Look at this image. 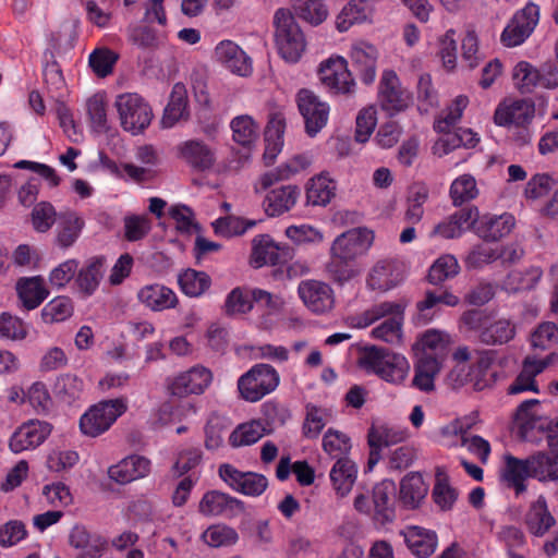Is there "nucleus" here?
Instances as JSON below:
<instances>
[{
  "label": "nucleus",
  "mask_w": 558,
  "mask_h": 558,
  "mask_svg": "<svg viewBox=\"0 0 558 558\" xmlns=\"http://www.w3.org/2000/svg\"><path fill=\"white\" fill-rule=\"evenodd\" d=\"M137 298L141 303L155 312L173 308L178 303V296L173 290L157 283L143 287Z\"/></svg>",
  "instance_id": "35"
},
{
  "label": "nucleus",
  "mask_w": 558,
  "mask_h": 558,
  "mask_svg": "<svg viewBox=\"0 0 558 558\" xmlns=\"http://www.w3.org/2000/svg\"><path fill=\"white\" fill-rule=\"evenodd\" d=\"M515 333L517 327L511 319L498 318L482 328L480 339L488 345L505 344L511 341Z\"/></svg>",
  "instance_id": "46"
},
{
  "label": "nucleus",
  "mask_w": 558,
  "mask_h": 558,
  "mask_svg": "<svg viewBox=\"0 0 558 558\" xmlns=\"http://www.w3.org/2000/svg\"><path fill=\"white\" fill-rule=\"evenodd\" d=\"M396 485L392 481H383L373 488L372 501L374 520L380 524L395 518Z\"/></svg>",
  "instance_id": "29"
},
{
  "label": "nucleus",
  "mask_w": 558,
  "mask_h": 558,
  "mask_svg": "<svg viewBox=\"0 0 558 558\" xmlns=\"http://www.w3.org/2000/svg\"><path fill=\"white\" fill-rule=\"evenodd\" d=\"M57 242L61 247H70L78 239L84 220L73 210H64L58 216Z\"/></svg>",
  "instance_id": "43"
},
{
  "label": "nucleus",
  "mask_w": 558,
  "mask_h": 558,
  "mask_svg": "<svg viewBox=\"0 0 558 558\" xmlns=\"http://www.w3.org/2000/svg\"><path fill=\"white\" fill-rule=\"evenodd\" d=\"M515 225L514 217L511 214L484 215L480 217L473 226L475 233L485 241H497L508 235Z\"/></svg>",
  "instance_id": "25"
},
{
  "label": "nucleus",
  "mask_w": 558,
  "mask_h": 558,
  "mask_svg": "<svg viewBox=\"0 0 558 558\" xmlns=\"http://www.w3.org/2000/svg\"><path fill=\"white\" fill-rule=\"evenodd\" d=\"M336 182L326 173L312 178L306 186V204L326 206L336 194Z\"/></svg>",
  "instance_id": "42"
},
{
  "label": "nucleus",
  "mask_w": 558,
  "mask_h": 558,
  "mask_svg": "<svg viewBox=\"0 0 558 558\" xmlns=\"http://www.w3.org/2000/svg\"><path fill=\"white\" fill-rule=\"evenodd\" d=\"M286 131V118L281 112L270 114L265 131V153L264 159L267 165L275 161L283 147V134Z\"/></svg>",
  "instance_id": "37"
},
{
  "label": "nucleus",
  "mask_w": 558,
  "mask_h": 558,
  "mask_svg": "<svg viewBox=\"0 0 558 558\" xmlns=\"http://www.w3.org/2000/svg\"><path fill=\"white\" fill-rule=\"evenodd\" d=\"M458 490L449 483L446 476L437 474L432 490V498L441 511H449L458 499Z\"/></svg>",
  "instance_id": "59"
},
{
  "label": "nucleus",
  "mask_w": 558,
  "mask_h": 558,
  "mask_svg": "<svg viewBox=\"0 0 558 558\" xmlns=\"http://www.w3.org/2000/svg\"><path fill=\"white\" fill-rule=\"evenodd\" d=\"M450 344L451 337L449 333L437 329H428L413 344V350L416 356L433 357L445 363Z\"/></svg>",
  "instance_id": "23"
},
{
  "label": "nucleus",
  "mask_w": 558,
  "mask_h": 558,
  "mask_svg": "<svg viewBox=\"0 0 558 558\" xmlns=\"http://www.w3.org/2000/svg\"><path fill=\"white\" fill-rule=\"evenodd\" d=\"M201 539L208 546L228 547L234 545L239 541L238 532L223 523L209 525L201 535Z\"/></svg>",
  "instance_id": "50"
},
{
  "label": "nucleus",
  "mask_w": 558,
  "mask_h": 558,
  "mask_svg": "<svg viewBox=\"0 0 558 558\" xmlns=\"http://www.w3.org/2000/svg\"><path fill=\"white\" fill-rule=\"evenodd\" d=\"M541 17L539 5L529 1L518 10L501 33L500 40L506 47L522 45L534 32Z\"/></svg>",
  "instance_id": "9"
},
{
  "label": "nucleus",
  "mask_w": 558,
  "mask_h": 558,
  "mask_svg": "<svg viewBox=\"0 0 558 558\" xmlns=\"http://www.w3.org/2000/svg\"><path fill=\"white\" fill-rule=\"evenodd\" d=\"M179 157L195 170H207L215 161V154L206 143L189 140L178 145Z\"/></svg>",
  "instance_id": "32"
},
{
  "label": "nucleus",
  "mask_w": 558,
  "mask_h": 558,
  "mask_svg": "<svg viewBox=\"0 0 558 558\" xmlns=\"http://www.w3.org/2000/svg\"><path fill=\"white\" fill-rule=\"evenodd\" d=\"M256 225V220L244 219L233 215L218 218L213 222L216 234L223 238L242 235L247 230L253 229Z\"/></svg>",
  "instance_id": "52"
},
{
  "label": "nucleus",
  "mask_w": 558,
  "mask_h": 558,
  "mask_svg": "<svg viewBox=\"0 0 558 558\" xmlns=\"http://www.w3.org/2000/svg\"><path fill=\"white\" fill-rule=\"evenodd\" d=\"M550 363V355L544 359H539L535 355H526L522 362L520 373L507 389L508 395H519L527 391L538 393L539 388L535 378L542 374Z\"/></svg>",
  "instance_id": "15"
},
{
  "label": "nucleus",
  "mask_w": 558,
  "mask_h": 558,
  "mask_svg": "<svg viewBox=\"0 0 558 558\" xmlns=\"http://www.w3.org/2000/svg\"><path fill=\"white\" fill-rule=\"evenodd\" d=\"M459 269L457 258L453 255L446 254L436 259L430 266L428 279L433 284H438L458 275Z\"/></svg>",
  "instance_id": "63"
},
{
  "label": "nucleus",
  "mask_w": 558,
  "mask_h": 558,
  "mask_svg": "<svg viewBox=\"0 0 558 558\" xmlns=\"http://www.w3.org/2000/svg\"><path fill=\"white\" fill-rule=\"evenodd\" d=\"M524 523L529 532L538 537L545 535L555 525L556 520L549 511L545 496L539 495L530 504Z\"/></svg>",
  "instance_id": "31"
},
{
  "label": "nucleus",
  "mask_w": 558,
  "mask_h": 558,
  "mask_svg": "<svg viewBox=\"0 0 558 558\" xmlns=\"http://www.w3.org/2000/svg\"><path fill=\"white\" fill-rule=\"evenodd\" d=\"M536 478L539 482L558 480V451L537 452L526 459H519L511 454L505 456V466L501 480L505 485L520 497L526 492V480Z\"/></svg>",
  "instance_id": "1"
},
{
  "label": "nucleus",
  "mask_w": 558,
  "mask_h": 558,
  "mask_svg": "<svg viewBox=\"0 0 558 558\" xmlns=\"http://www.w3.org/2000/svg\"><path fill=\"white\" fill-rule=\"evenodd\" d=\"M219 476L230 488L246 496H260L268 486V480L264 475L241 472L230 464L219 468Z\"/></svg>",
  "instance_id": "13"
},
{
  "label": "nucleus",
  "mask_w": 558,
  "mask_h": 558,
  "mask_svg": "<svg viewBox=\"0 0 558 558\" xmlns=\"http://www.w3.org/2000/svg\"><path fill=\"white\" fill-rule=\"evenodd\" d=\"M378 320L383 322L372 329V338L392 345L400 344L403 336L404 305L390 301L374 304L362 314L350 317L349 324L362 329Z\"/></svg>",
  "instance_id": "2"
},
{
  "label": "nucleus",
  "mask_w": 558,
  "mask_h": 558,
  "mask_svg": "<svg viewBox=\"0 0 558 558\" xmlns=\"http://www.w3.org/2000/svg\"><path fill=\"white\" fill-rule=\"evenodd\" d=\"M294 10L302 20L312 25H319L329 14V10L323 0H298Z\"/></svg>",
  "instance_id": "62"
},
{
  "label": "nucleus",
  "mask_w": 558,
  "mask_h": 558,
  "mask_svg": "<svg viewBox=\"0 0 558 558\" xmlns=\"http://www.w3.org/2000/svg\"><path fill=\"white\" fill-rule=\"evenodd\" d=\"M73 314V302L61 295L49 301L41 310V318L46 324L61 323Z\"/></svg>",
  "instance_id": "57"
},
{
  "label": "nucleus",
  "mask_w": 558,
  "mask_h": 558,
  "mask_svg": "<svg viewBox=\"0 0 558 558\" xmlns=\"http://www.w3.org/2000/svg\"><path fill=\"white\" fill-rule=\"evenodd\" d=\"M477 220V208H464L456 211L437 223L432 236L454 239L461 236L466 230L473 228Z\"/></svg>",
  "instance_id": "24"
},
{
  "label": "nucleus",
  "mask_w": 558,
  "mask_h": 558,
  "mask_svg": "<svg viewBox=\"0 0 558 558\" xmlns=\"http://www.w3.org/2000/svg\"><path fill=\"white\" fill-rule=\"evenodd\" d=\"M407 437V432L397 426L374 424L368 430V445L373 450L379 451L385 447L399 444Z\"/></svg>",
  "instance_id": "47"
},
{
  "label": "nucleus",
  "mask_w": 558,
  "mask_h": 558,
  "mask_svg": "<svg viewBox=\"0 0 558 558\" xmlns=\"http://www.w3.org/2000/svg\"><path fill=\"white\" fill-rule=\"evenodd\" d=\"M296 104L304 120L306 134L311 137L316 136L328 122L329 105L308 89H301L296 94Z\"/></svg>",
  "instance_id": "12"
},
{
  "label": "nucleus",
  "mask_w": 558,
  "mask_h": 558,
  "mask_svg": "<svg viewBox=\"0 0 558 558\" xmlns=\"http://www.w3.org/2000/svg\"><path fill=\"white\" fill-rule=\"evenodd\" d=\"M299 196L300 190L292 184L271 189L264 197V210L269 217H279L295 206Z\"/></svg>",
  "instance_id": "26"
},
{
  "label": "nucleus",
  "mask_w": 558,
  "mask_h": 558,
  "mask_svg": "<svg viewBox=\"0 0 558 558\" xmlns=\"http://www.w3.org/2000/svg\"><path fill=\"white\" fill-rule=\"evenodd\" d=\"M403 536L408 548L417 558H427L437 548V534L432 530L420 526H409L403 532Z\"/></svg>",
  "instance_id": "34"
},
{
  "label": "nucleus",
  "mask_w": 558,
  "mask_h": 558,
  "mask_svg": "<svg viewBox=\"0 0 558 558\" xmlns=\"http://www.w3.org/2000/svg\"><path fill=\"white\" fill-rule=\"evenodd\" d=\"M298 293L304 305L313 313L323 314L333 307V291L325 282L318 280L301 281Z\"/></svg>",
  "instance_id": "16"
},
{
  "label": "nucleus",
  "mask_w": 558,
  "mask_h": 558,
  "mask_svg": "<svg viewBox=\"0 0 558 558\" xmlns=\"http://www.w3.org/2000/svg\"><path fill=\"white\" fill-rule=\"evenodd\" d=\"M478 189L476 180L471 174H462L453 180L450 186V196L453 205L460 206L476 198Z\"/></svg>",
  "instance_id": "58"
},
{
  "label": "nucleus",
  "mask_w": 558,
  "mask_h": 558,
  "mask_svg": "<svg viewBox=\"0 0 558 558\" xmlns=\"http://www.w3.org/2000/svg\"><path fill=\"white\" fill-rule=\"evenodd\" d=\"M84 391V383L73 374H62L57 377L53 385L54 395L63 402L72 403L81 398Z\"/></svg>",
  "instance_id": "55"
},
{
  "label": "nucleus",
  "mask_w": 558,
  "mask_h": 558,
  "mask_svg": "<svg viewBox=\"0 0 558 558\" xmlns=\"http://www.w3.org/2000/svg\"><path fill=\"white\" fill-rule=\"evenodd\" d=\"M126 402L122 398L92 405L80 418L81 432L89 437L101 435L126 411Z\"/></svg>",
  "instance_id": "7"
},
{
  "label": "nucleus",
  "mask_w": 558,
  "mask_h": 558,
  "mask_svg": "<svg viewBox=\"0 0 558 558\" xmlns=\"http://www.w3.org/2000/svg\"><path fill=\"white\" fill-rule=\"evenodd\" d=\"M217 62L233 74L248 76L252 73V60L234 41L225 39L217 44L214 50Z\"/></svg>",
  "instance_id": "18"
},
{
  "label": "nucleus",
  "mask_w": 558,
  "mask_h": 558,
  "mask_svg": "<svg viewBox=\"0 0 558 558\" xmlns=\"http://www.w3.org/2000/svg\"><path fill=\"white\" fill-rule=\"evenodd\" d=\"M372 12L367 0H350L338 14L336 27L339 32H347L352 25L368 21Z\"/></svg>",
  "instance_id": "44"
},
{
  "label": "nucleus",
  "mask_w": 558,
  "mask_h": 558,
  "mask_svg": "<svg viewBox=\"0 0 558 558\" xmlns=\"http://www.w3.org/2000/svg\"><path fill=\"white\" fill-rule=\"evenodd\" d=\"M469 99L464 95H459L452 104L435 120L434 129L437 132L450 131L461 119Z\"/></svg>",
  "instance_id": "61"
},
{
  "label": "nucleus",
  "mask_w": 558,
  "mask_h": 558,
  "mask_svg": "<svg viewBox=\"0 0 558 558\" xmlns=\"http://www.w3.org/2000/svg\"><path fill=\"white\" fill-rule=\"evenodd\" d=\"M534 349L548 350L558 343V326L553 322L541 323L531 333Z\"/></svg>",
  "instance_id": "64"
},
{
  "label": "nucleus",
  "mask_w": 558,
  "mask_h": 558,
  "mask_svg": "<svg viewBox=\"0 0 558 558\" xmlns=\"http://www.w3.org/2000/svg\"><path fill=\"white\" fill-rule=\"evenodd\" d=\"M178 281L182 292L192 298L201 296L211 283L210 277L206 272L191 268L181 272Z\"/></svg>",
  "instance_id": "51"
},
{
  "label": "nucleus",
  "mask_w": 558,
  "mask_h": 558,
  "mask_svg": "<svg viewBox=\"0 0 558 558\" xmlns=\"http://www.w3.org/2000/svg\"><path fill=\"white\" fill-rule=\"evenodd\" d=\"M16 291L23 306L28 311L38 307L49 295L41 276L21 278L16 283Z\"/></svg>",
  "instance_id": "38"
},
{
  "label": "nucleus",
  "mask_w": 558,
  "mask_h": 558,
  "mask_svg": "<svg viewBox=\"0 0 558 558\" xmlns=\"http://www.w3.org/2000/svg\"><path fill=\"white\" fill-rule=\"evenodd\" d=\"M280 245L269 234H258L252 241L251 264L255 268L275 266L280 262Z\"/></svg>",
  "instance_id": "39"
},
{
  "label": "nucleus",
  "mask_w": 558,
  "mask_h": 558,
  "mask_svg": "<svg viewBox=\"0 0 558 558\" xmlns=\"http://www.w3.org/2000/svg\"><path fill=\"white\" fill-rule=\"evenodd\" d=\"M69 545L75 550V558H100L106 549L102 536L78 523L69 533Z\"/></svg>",
  "instance_id": "22"
},
{
  "label": "nucleus",
  "mask_w": 558,
  "mask_h": 558,
  "mask_svg": "<svg viewBox=\"0 0 558 558\" xmlns=\"http://www.w3.org/2000/svg\"><path fill=\"white\" fill-rule=\"evenodd\" d=\"M150 471V461L138 454H132L122 459L108 470L109 477L119 483L128 484L145 477Z\"/></svg>",
  "instance_id": "27"
},
{
  "label": "nucleus",
  "mask_w": 558,
  "mask_h": 558,
  "mask_svg": "<svg viewBox=\"0 0 558 558\" xmlns=\"http://www.w3.org/2000/svg\"><path fill=\"white\" fill-rule=\"evenodd\" d=\"M350 57L357 68L363 83L371 84L376 77L377 49L375 46L357 41L352 45Z\"/></svg>",
  "instance_id": "33"
},
{
  "label": "nucleus",
  "mask_w": 558,
  "mask_h": 558,
  "mask_svg": "<svg viewBox=\"0 0 558 558\" xmlns=\"http://www.w3.org/2000/svg\"><path fill=\"white\" fill-rule=\"evenodd\" d=\"M52 425L46 421L29 420L23 423L11 436L9 447L20 453L39 447L51 434Z\"/></svg>",
  "instance_id": "14"
},
{
  "label": "nucleus",
  "mask_w": 558,
  "mask_h": 558,
  "mask_svg": "<svg viewBox=\"0 0 558 558\" xmlns=\"http://www.w3.org/2000/svg\"><path fill=\"white\" fill-rule=\"evenodd\" d=\"M187 116V90L183 84L177 83L172 87L169 102L163 111L161 124L163 128L170 129Z\"/></svg>",
  "instance_id": "40"
},
{
  "label": "nucleus",
  "mask_w": 558,
  "mask_h": 558,
  "mask_svg": "<svg viewBox=\"0 0 558 558\" xmlns=\"http://www.w3.org/2000/svg\"><path fill=\"white\" fill-rule=\"evenodd\" d=\"M275 45L278 54L290 64L298 63L306 50L305 35L287 9H279L274 16Z\"/></svg>",
  "instance_id": "4"
},
{
  "label": "nucleus",
  "mask_w": 558,
  "mask_h": 558,
  "mask_svg": "<svg viewBox=\"0 0 558 558\" xmlns=\"http://www.w3.org/2000/svg\"><path fill=\"white\" fill-rule=\"evenodd\" d=\"M404 280L402 267L393 260H379L371 270L367 284L372 290L389 291Z\"/></svg>",
  "instance_id": "28"
},
{
  "label": "nucleus",
  "mask_w": 558,
  "mask_h": 558,
  "mask_svg": "<svg viewBox=\"0 0 558 558\" xmlns=\"http://www.w3.org/2000/svg\"><path fill=\"white\" fill-rule=\"evenodd\" d=\"M319 78L333 93L347 94L354 86L353 78L341 57L329 58L320 64Z\"/></svg>",
  "instance_id": "21"
},
{
  "label": "nucleus",
  "mask_w": 558,
  "mask_h": 558,
  "mask_svg": "<svg viewBox=\"0 0 558 558\" xmlns=\"http://www.w3.org/2000/svg\"><path fill=\"white\" fill-rule=\"evenodd\" d=\"M104 258L93 257L88 259L81 268L77 267L75 275V286L84 296H90L98 289L104 276Z\"/></svg>",
  "instance_id": "36"
},
{
  "label": "nucleus",
  "mask_w": 558,
  "mask_h": 558,
  "mask_svg": "<svg viewBox=\"0 0 558 558\" xmlns=\"http://www.w3.org/2000/svg\"><path fill=\"white\" fill-rule=\"evenodd\" d=\"M374 239V232L365 227L349 229L332 241L330 256L340 262H353L368 252Z\"/></svg>",
  "instance_id": "8"
},
{
  "label": "nucleus",
  "mask_w": 558,
  "mask_h": 558,
  "mask_svg": "<svg viewBox=\"0 0 558 558\" xmlns=\"http://www.w3.org/2000/svg\"><path fill=\"white\" fill-rule=\"evenodd\" d=\"M359 366L366 374L376 375L392 385H403L411 369L410 362L403 354L376 345L363 350Z\"/></svg>",
  "instance_id": "3"
},
{
  "label": "nucleus",
  "mask_w": 558,
  "mask_h": 558,
  "mask_svg": "<svg viewBox=\"0 0 558 558\" xmlns=\"http://www.w3.org/2000/svg\"><path fill=\"white\" fill-rule=\"evenodd\" d=\"M323 450L332 459L348 458L351 450L350 437L337 429L329 428L323 436Z\"/></svg>",
  "instance_id": "56"
},
{
  "label": "nucleus",
  "mask_w": 558,
  "mask_h": 558,
  "mask_svg": "<svg viewBox=\"0 0 558 558\" xmlns=\"http://www.w3.org/2000/svg\"><path fill=\"white\" fill-rule=\"evenodd\" d=\"M359 469L349 458L338 459L331 466L329 478L331 487L338 498L349 496L357 478Z\"/></svg>",
  "instance_id": "30"
},
{
  "label": "nucleus",
  "mask_w": 558,
  "mask_h": 558,
  "mask_svg": "<svg viewBox=\"0 0 558 558\" xmlns=\"http://www.w3.org/2000/svg\"><path fill=\"white\" fill-rule=\"evenodd\" d=\"M416 357L412 387L423 392H430L435 390V379L440 373L444 363L433 357Z\"/></svg>",
  "instance_id": "41"
},
{
  "label": "nucleus",
  "mask_w": 558,
  "mask_h": 558,
  "mask_svg": "<svg viewBox=\"0 0 558 558\" xmlns=\"http://www.w3.org/2000/svg\"><path fill=\"white\" fill-rule=\"evenodd\" d=\"M496 357L497 354L493 350L478 351L466 373L464 366H457L452 371V376H456L454 379L460 385L471 384L475 390L481 391L496 381V372L493 369Z\"/></svg>",
  "instance_id": "10"
},
{
  "label": "nucleus",
  "mask_w": 558,
  "mask_h": 558,
  "mask_svg": "<svg viewBox=\"0 0 558 558\" xmlns=\"http://www.w3.org/2000/svg\"><path fill=\"white\" fill-rule=\"evenodd\" d=\"M243 510L241 500L219 490L205 493L198 504V511L204 517L233 518Z\"/></svg>",
  "instance_id": "19"
},
{
  "label": "nucleus",
  "mask_w": 558,
  "mask_h": 558,
  "mask_svg": "<svg viewBox=\"0 0 558 558\" xmlns=\"http://www.w3.org/2000/svg\"><path fill=\"white\" fill-rule=\"evenodd\" d=\"M253 307V289L248 288L238 287L232 289L225 301V311L228 315L245 314Z\"/></svg>",
  "instance_id": "60"
},
{
  "label": "nucleus",
  "mask_w": 558,
  "mask_h": 558,
  "mask_svg": "<svg viewBox=\"0 0 558 558\" xmlns=\"http://www.w3.org/2000/svg\"><path fill=\"white\" fill-rule=\"evenodd\" d=\"M86 112L93 132L105 133L108 130L107 102L104 94L97 93L86 100Z\"/></svg>",
  "instance_id": "53"
},
{
  "label": "nucleus",
  "mask_w": 558,
  "mask_h": 558,
  "mask_svg": "<svg viewBox=\"0 0 558 558\" xmlns=\"http://www.w3.org/2000/svg\"><path fill=\"white\" fill-rule=\"evenodd\" d=\"M114 108L118 112L121 128L138 135L143 133L153 120L149 104L137 93H123L116 97Z\"/></svg>",
  "instance_id": "5"
},
{
  "label": "nucleus",
  "mask_w": 558,
  "mask_h": 558,
  "mask_svg": "<svg viewBox=\"0 0 558 558\" xmlns=\"http://www.w3.org/2000/svg\"><path fill=\"white\" fill-rule=\"evenodd\" d=\"M427 492L428 486L420 473L411 472L400 482V500L408 508L414 509L418 507L426 497Z\"/></svg>",
  "instance_id": "45"
},
{
  "label": "nucleus",
  "mask_w": 558,
  "mask_h": 558,
  "mask_svg": "<svg viewBox=\"0 0 558 558\" xmlns=\"http://www.w3.org/2000/svg\"><path fill=\"white\" fill-rule=\"evenodd\" d=\"M80 461L76 450L66 447H57L49 450L46 466L50 472L63 473L73 469Z\"/></svg>",
  "instance_id": "54"
},
{
  "label": "nucleus",
  "mask_w": 558,
  "mask_h": 558,
  "mask_svg": "<svg viewBox=\"0 0 558 558\" xmlns=\"http://www.w3.org/2000/svg\"><path fill=\"white\" fill-rule=\"evenodd\" d=\"M534 105L525 99H509L498 105L494 121L499 126H525L534 118Z\"/></svg>",
  "instance_id": "20"
},
{
  "label": "nucleus",
  "mask_w": 558,
  "mask_h": 558,
  "mask_svg": "<svg viewBox=\"0 0 558 558\" xmlns=\"http://www.w3.org/2000/svg\"><path fill=\"white\" fill-rule=\"evenodd\" d=\"M280 376L269 364H255L238 379L240 397L247 402H257L279 386Z\"/></svg>",
  "instance_id": "6"
},
{
  "label": "nucleus",
  "mask_w": 558,
  "mask_h": 558,
  "mask_svg": "<svg viewBox=\"0 0 558 558\" xmlns=\"http://www.w3.org/2000/svg\"><path fill=\"white\" fill-rule=\"evenodd\" d=\"M230 126L233 141L243 147H251L258 138L259 126L247 114L233 118Z\"/></svg>",
  "instance_id": "49"
},
{
  "label": "nucleus",
  "mask_w": 558,
  "mask_h": 558,
  "mask_svg": "<svg viewBox=\"0 0 558 558\" xmlns=\"http://www.w3.org/2000/svg\"><path fill=\"white\" fill-rule=\"evenodd\" d=\"M266 423L260 420H252L240 424L229 436L232 447L250 446L257 442L267 434Z\"/></svg>",
  "instance_id": "48"
},
{
  "label": "nucleus",
  "mask_w": 558,
  "mask_h": 558,
  "mask_svg": "<svg viewBox=\"0 0 558 558\" xmlns=\"http://www.w3.org/2000/svg\"><path fill=\"white\" fill-rule=\"evenodd\" d=\"M211 381L213 374L210 369L196 365L177 375L170 385V390L173 396L178 397L201 395L209 387Z\"/></svg>",
  "instance_id": "17"
},
{
  "label": "nucleus",
  "mask_w": 558,
  "mask_h": 558,
  "mask_svg": "<svg viewBox=\"0 0 558 558\" xmlns=\"http://www.w3.org/2000/svg\"><path fill=\"white\" fill-rule=\"evenodd\" d=\"M412 102V94L402 86L397 73L385 70L378 86V104L388 114L404 111Z\"/></svg>",
  "instance_id": "11"
}]
</instances>
